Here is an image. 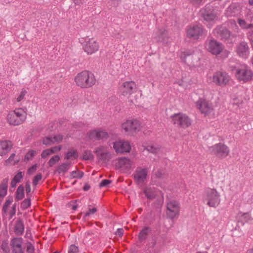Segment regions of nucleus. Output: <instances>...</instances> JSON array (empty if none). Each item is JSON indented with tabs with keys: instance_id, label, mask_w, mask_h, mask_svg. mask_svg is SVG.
<instances>
[{
	"instance_id": "obj_1",
	"label": "nucleus",
	"mask_w": 253,
	"mask_h": 253,
	"mask_svg": "<svg viewBox=\"0 0 253 253\" xmlns=\"http://www.w3.org/2000/svg\"><path fill=\"white\" fill-rule=\"evenodd\" d=\"M75 82L78 86L82 88L92 87L96 82L93 74L88 71H84L77 74L75 78Z\"/></svg>"
},
{
	"instance_id": "obj_2",
	"label": "nucleus",
	"mask_w": 253,
	"mask_h": 253,
	"mask_svg": "<svg viewBox=\"0 0 253 253\" xmlns=\"http://www.w3.org/2000/svg\"><path fill=\"white\" fill-rule=\"evenodd\" d=\"M27 117L26 112L22 108H16L10 111L7 116V120L10 125L18 126L23 123Z\"/></svg>"
},
{
	"instance_id": "obj_3",
	"label": "nucleus",
	"mask_w": 253,
	"mask_h": 253,
	"mask_svg": "<svg viewBox=\"0 0 253 253\" xmlns=\"http://www.w3.org/2000/svg\"><path fill=\"white\" fill-rule=\"evenodd\" d=\"M235 77L240 83H246L253 78V72L245 65H242L235 69Z\"/></svg>"
},
{
	"instance_id": "obj_4",
	"label": "nucleus",
	"mask_w": 253,
	"mask_h": 253,
	"mask_svg": "<svg viewBox=\"0 0 253 253\" xmlns=\"http://www.w3.org/2000/svg\"><path fill=\"white\" fill-rule=\"evenodd\" d=\"M209 150L211 154L221 159L227 157L230 153L229 147L222 143L215 144L209 147Z\"/></svg>"
},
{
	"instance_id": "obj_5",
	"label": "nucleus",
	"mask_w": 253,
	"mask_h": 253,
	"mask_svg": "<svg viewBox=\"0 0 253 253\" xmlns=\"http://www.w3.org/2000/svg\"><path fill=\"white\" fill-rule=\"evenodd\" d=\"M173 124L177 127L186 128L191 126L192 121L186 115L179 113L171 116Z\"/></svg>"
},
{
	"instance_id": "obj_6",
	"label": "nucleus",
	"mask_w": 253,
	"mask_h": 253,
	"mask_svg": "<svg viewBox=\"0 0 253 253\" xmlns=\"http://www.w3.org/2000/svg\"><path fill=\"white\" fill-rule=\"evenodd\" d=\"M230 80V76L224 71H216L211 77V82L216 85L225 86L228 84Z\"/></svg>"
},
{
	"instance_id": "obj_7",
	"label": "nucleus",
	"mask_w": 253,
	"mask_h": 253,
	"mask_svg": "<svg viewBox=\"0 0 253 253\" xmlns=\"http://www.w3.org/2000/svg\"><path fill=\"white\" fill-rule=\"evenodd\" d=\"M122 127L126 132L132 135L140 129V124L137 120H128L122 125Z\"/></svg>"
},
{
	"instance_id": "obj_8",
	"label": "nucleus",
	"mask_w": 253,
	"mask_h": 253,
	"mask_svg": "<svg viewBox=\"0 0 253 253\" xmlns=\"http://www.w3.org/2000/svg\"><path fill=\"white\" fill-rule=\"evenodd\" d=\"M167 208V215L169 218L172 219L178 216L180 211V204L178 202L171 201L168 203Z\"/></svg>"
},
{
	"instance_id": "obj_9",
	"label": "nucleus",
	"mask_w": 253,
	"mask_h": 253,
	"mask_svg": "<svg viewBox=\"0 0 253 253\" xmlns=\"http://www.w3.org/2000/svg\"><path fill=\"white\" fill-rule=\"evenodd\" d=\"M207 204L211 207H216L220 201V195L215 189H209L207 191Z\"/></svg>"
},
{
	"instance_id": "obj_10",
	"label": "nucleus",
	"mask_w": 253,
	"mask_h": 253,
	"mask_svg": "<svg viewBox=\"0 0 253 253\" xmlns=\"http://www.w3.org/2000/svg\"><path fill=\"white\" fill-rule=\"evenodd\" d=\"M201 16L206 21H211L216 17L214 7L210 4H207L200 10Z\"/></svg>"
},
{
	"instance_id": "obj_11",
	"label": "nucleus",
	"mask_w": 253,
	"mask_h": 253,
	"mask_svg": "<svg viewBox=\"0 0 253 253\" xmlns=\"http://www.w3.org/2000/svg\"><path fill=\"white\" fill-rule=\"evenodd\" d=\"M206 47L212 54H219L223 50L222 44L215 40H210L206 43Z\"/></svg>"
},
{
	"instance_id": "obj_12",
	"label": "nucleus",
	"mask_w": 253,
	"mask_h": 253,
	"mask_svg": "<svg viewBox=\"0 0 253 253\" xmlns=\"http://www.w3.org/2000/svg\"><path fill=\"white\" fill-rule=\"evenodd\" d=\"M180 58L181 60L188 65H192L195 64V61L198 62L199 58L193 51L186 50L181 53Z\"/></svg>"
},
{
	"instance_id": "obj_13",
	"label": "nucleus",
	"mask_w": 253,
	"mask_h": 253,
	"mask_svg": "<svg viewBox=\"0 0 253 253\" xmlns=\"http://www.w3.org/2000/svg\"><path fill=\"white\" fill-rule=\"evenodd\" d=\"M148 174V169L138 167L133 174L135 182L137 183H143L146 179Z\"/></svg>"
},
{
	"instance_id": "obj_14",
	"label": "nucleus",
	"mask_w": 253,
	"mask_h": 253,
	"mask_svg": "<svg viewBox=\"0 0 253 253\" xmlns=\"http://www.w3.org/2000/svg\"><path fill=\"white\" fill-rule=\"evenodd\" d=\"M187 36L189 38L197 39L202 35L203 29L200 25H194L189 26L187 29Z\"/></svg>"
},
{
	"instance_id": "obj_15",
	"label": "nucleus",
	"mask_w": 253,
	"mask_h": 253,
	"mask_svg": "<svg viewBox=\"0 0 253 253\" xmlns=\"http://www.w3.org/2000/svg\"><path fill=\"white\" fill-rule=\"evenodd\" d=\"M136 90V85L134 82H125L122 85V94L128 97L130 95L135 92Z\"/></svg>"
},
{
	"instance_id": "obj_16",
	"label": "nucleus",
	"mask_w": 253,
	"mask_h": 253,
	"mask_svg": "<svg viewBox=\"0 0 253 253\" xmlns=\"http://www.w3.org/2000/svg\"><path fill=\"white\" fill-rule=\"evenodd\" d=\"M214 35L221 40H227L231 36V32L225 27L217 26L213 30Z\"/></svg>"
},
{
	"instance_id": "obj_17",
	"label": "nucleus",
	"mask_w": 253,
	"mask_h": 253,
	"mask_svg": "<svg viewBox=\"0 0 253 253\" xmlns=\"http://www.w3.org/2000/svg\"><path fill=\"white\" fill-rule=\"evenodd\" d=\"M113 148L118 153L129 152L131 149L129 143L127 141H119L114 143Z\"/></svg>"
},
{
	"instance_id": "obj_18",
	"label": "nucleus",
	"mask_w": 253,
	"mask_h": 253,
	"mask_svg": "<svg viewBox=\"0 0 253 253\" xmlns=\"http://www.w3.org/2000/svg\"><path fill=\"white\" fill-rule=\"evenodd\" d=\"M236 51L238 55L244 59L247 58L250 54V48L247 42H241L236 47Z\"/></svg>"
},
{
	"instance_id": "obj_19",
	"label": "nucleus",
	"mask_w": 253,
	"mask_h": 253,
	"mask_svg": "<svg viewBox=\"0 0 253 253\" xmlns=\"http://www.w3.org/2000/svg\"><path fill=\"white\" fill-rule=\"evenodd\" d=\"M23 239L22 238L15 237L11 240L10 246L13 253H23L24 250L22 248Z\"/></svg>"
},
{
	"instance_id": "obj_20",
	"label": "nucleus",
	"mask_w": 253,
	"mask_h": 253,
	"mask_svg": "<svg viewBox=\"0 0 253 253\" xmlns=\"http://www.w3.org/2000/svg\"><path fill=\"white\" fill-rule=\"evenodd\" d=\"M94 152L99 159L104 162H108L111 159L110 153L105 150L103 146L96 148Z\"/></svg>"
},
{
	"instance_id": "obj_21",
	"label": "nucleus",
	"mask_w": 253,
	"mask_h": 253,
	"mask_svg": "<svg viewBox=\"0 0 253 253\" xmlns=\"http://www.w3.org/2000/svg\"><path fill=\"white\" fill-rule=\"evenodd\" d=\"M84 49L87 54H91L98 50V43L93 39H89L83 46Z\"/></svg>"
},
{
	"instance_id": "obj_22",
	"label": "nucleus",
	"mask_w": 253,
	"mask_h": 253,
	"mask_svg": "<svg viewBox=\"0 0 253 253\" xmlns=\"http://www.w3.org/2000/svg\"><path fill=\"white\" fill-rule=\"evenodd\" d=\"M108 137V133L101 130H93L88 133V137L92 140L106 139Z\"/></svg>"
},
{
	"instance_id": "obj_23",
	"label": "nucleus",
	"mask_w": 253,
	"mask_h": 253,
	"mask_svg": "<svg viewBox=\"0 0 253 253\" xmlns=\"http://www.w3.org/2000/svg\"><path fill=\"white\" fill-rule=\"evenodd\" d=\"M196 105L198 109L203 114H209L212 110L210 104L205 99L202 98L197 101Z\"/></svg>"
},
{
	"instance_id": "obj_24",
	"label": "nucleus",
	"mask_w": 253,
	"mask_h": 253,
	"mask_svg": "<svg viewBox=\"0 0 253 253\" xmlns=\"http://www.w3.org/2000/svg\"><path fill=\"white\" fill-rule=\"evenodd\" d=\"M12 147L11 141L4 140L0 141V156H2L7 154Z\"/></svg>"
},
{
	"instance_id": "obj_25",
	"label": "nucleus",
	"mask_w": 253,
	"mask_h": 253,
	"mask_svg": "<svg viewBox=\"0 0 253 253\" xmlns=\"http://www.w3.org/2000/svg\"><path fill=\"white\" fill-rule=\"evenodd\" d=\"M155 39L157 42L163 43H167L169 39L167 32L163 29H159Z\"/></svg>"
},
{
	"instance_id": "obj_26",
	"label": "nucleus",
	"mask_w": 253,
	"mask_h": 253,
	"mask_svg": "<svg viewBox=\"0 0 253 253\" xmlns=\"http://www.w3.org/2000/svg\"><path fill=\"white\" fill-rule=\"evenodd\" d=\"M151 232V229L148 226H145L140 230L138 235V238L140 242H143L146 240L149 233Z\"/></svg>"
},
{
	"instance_id": "obj_27",
	"label": "nucleus",
	"mask_w": 253,
	"mask_h": 253,
	"mask_svg": "<svg viewBox=\"0 0 253 253\" xmlns=\"http://www.w3.org/2000/svg\"><path fill=\"white\" fill-rule=\"evenodd\" d=\"M24 231V225L23 221L21 219H18L15 223L14 232L17 235H21Z\"/></svg>"
},
{
	"instance_id": "obj_28",
	"label": "nucleus",
	"mask_w": 253,
	"mask_h": 253,
	"mask_svg": "<svg viewBox=\"0 0 253 253\" xmlns=\"http://www.w3.org/2000/svg\"><path fill=\"white\" fill-rule=\"evenodd\" d=\"M120 168L129 169L131 168V161L126 157L121 158L119 160L117 165Z\"/></svg>"
},
{
	"instance_id": "obj_29",
	"label": "nucleus",
	"mask_w": 253,
	"mask_h": 253,
	"mask_svg": "<svg viewBox=\"0 0 253 253\" xmlns=\"http://www.w3.org/2000/svg\"><path fill=\"white\" fill-rule=\"evenodd\" d=\"M8 178H6L2 180L0 183V197H4L7 192Z\"/></svg>"
},
{
	"instance_id": "obj_30",
	"label": "nucleus",
	"mask_w": 253,
	"mask_h": 253,
	"mask_svg": "<svg viewBox=\"0 0 253 253\" xmlns=\"http://www.w3.org/2000/svg\"><path fill=\"white\" fill-rule=\"evenodd\" d=\"M240 12L239 8L235 5H230L227 9L226 15L227 16L232 17L237 15Z\"/></svg>"
},
{
	"instance_id": "obj_31",
	"label": "nucleus",
	"mask_w": 253,
	"mask_h": 253,
	"mask_svg": "<svg viewBox=\"0 0 253 253\" xmlns=\"http://www.w3.org/2000/svg\"><path fill=\"white\" fill-rule=\"evenodd\" d=\"M24 197V188L22 185H20L17 188L15 192V200L19 201L23 199Z\"/></svg>"
},
{
	"instance_id": "obj_32",
	"label": "nucleus",
	"mask_w": 253,
	"mask_h": 253,
	"mask_svg": "<svg viewBox=\"0 0 253 253\" xmlns=\"http://www.w3.org/2000/svg\"><path fill=\"white\" fill-rule=\"evenodd\" d=\"M143 193L149 200L154 199L156 196L155 191L151 188H146L144 189Z\"/></svg>"
},
{
	"instance_id": "obj_33",
	"label": "nucleus",
	"mask_w": 253,
	"mask_h": 253,
	"mask_svg": "<svg viewBox=\"0 0 253 253\" xmlns=\"http://www.w3.org/2000/svg\"><path fill=\"white\" fill-rule=\"evenodd\" d=\"M238 22L239 26L242 29L253 30V24L247 23L245 20L242 19H238Z\"/></svg>"
},
{
	"instance_id": "obj_34",
	"label": "nucleus",
	"mask_w": 253,
	"mask_h": 253,
	"mask_svg": "<svg viewBox=\"0 0 253 253\" xmlns=\"http://www.w3.org/2000/svg\"><path fill=\"white\" fill-rule=\"evenodd\" d=\"M70 165L71 164L69 162L62 164L58 167L56 171L59 173H65L68 171Z\"/></svg>"
},
{
	"instance_id": "obj_35",
	"label": "nucleus",
	"mask_w": 253,
	"mask_h": 253,
	"mask_svg": "<svg viewBox=\"0 0 253 253\" xmlns=\"http://www.w3.org/2000/svg\"><path fill=\"white\" fill-rule=\"evenodd\" d=\"M13 201L12 197H9L8 199L5 201V203L3 205V207L2 209V213L4 215H6L7 212V210L9 206L12 203Z\"/></svg>"
},
{
	"instance_id": "obj_36",
	"label": "nucleus",
	"mask_w": 253,
	"mask_h": 253,
	"mask_svg": "<svg viewBox=\"0 0 253 253\" xmlns=\"http://www.w3.org/2000/svg\"><path fill=\"white\" fill-rule=\"evenodd\" d=\"M84 173L81 171L74 170L70 172V178H81L83 177Z\"/></svg>"
},
{
	"instance_id": "obj_37",
	"label": "nucleus",
	"mask_w": 253,
	"mask_h": 253,
	"mask_svg": "<svg viewBox=\"0 0 253 253\" xmlns=\"http://www.w3.org/2000/svg\"><path fill=\"white\" fill-rule=\"evenodd\" d=\"M78 157V154L76 150H70L68 151V152L67 153L66 156H65L64 159L66 160H69L72 157H73L74 158H77Z\"/></svg>"
},
{
	"instance_id": "obj_38",
	"label": "nucleus",
	"mask_w": 253,
	"mask_h": 253,
	"mask_svg": "<svg viewBox=\"0 0 253 253\" xmlns=\"http://www.w3.org/2000/svg\"><path fill=\"white\" fill-rule=\"evenodd\" d=\"M31 206V198L28 197L27 199L23 201L21 204V208L22 210H26Z\"/></svg>"
},
{
	"instance_id": "obj_39",
	"label": "nucleus",
	"mask_w": 253,
	"mask_h": 253,
	"mask_svg": "<svg viewBox=\"0 0 253 253\" xmlns=\"http://www.w3.org/2000/svg\"><path fill=\"white\" fill-rule=\"evenodd\" d=\"M93 158V155L91 153V151L90 150H85L84 151L83 156L82 159L84 160H89L92 159Z\"/></svg>"
},
{
	"instance_id": "obj_40",
	"label": "nucleus",
	"mask_w": 253,
	"mask_h": 253,
	"mask_svg": "<svg viewBox=\"0 0 253 253\" xmlns=\"http://www.w3.org/2000/svg\"><path fill=\"white\" fill-rule=\"evenodd\" d=\"M60 157L58 155H55L50 159L48 165L50 167H52L56 163L58 162Z\"/></svg>"
},
{
	"instance_id": "obj_41",
	"label": "nucleus",
	"mask_w": 253,
	"mask_h": 253,
	"mask_svg": "<svg viewBox=\"0 0 253 253\" xmlns=\"http://www.w3.org/2000/svg\"><path fill=\"white\" fill-rule=\"evenodd\" d=\"M145 149H146L149 152L156 154L159 152L160 150V148L154 145H148L145 148Z\"/></svg>"
},
{
	"instance_id": "obj_42",
	"label": "nucleus",
	"mask_w": 253,
	"mask_h": 253,
	"mask_svg": "<svg viewBox=\"0 0 253 253\" xmlns=\"http://www.w3.org/2000/svg\"><path fill=\"white\" fill-rule=\"evenodd\" d=\"M88 207H89V208H88V211L86 213H85L84 215L83 218L84 219H85V218L86 217L89 216L90 215L94 214L97 211V210L96 208L93 207V208H90V206H88Z\"/></svg>"
},
{
	"instance_id": "obj_43",
	"label": "nucleus",
	"mask_w": 253,
	"mask_h": 253,
	"mask_svg": "<svg viewBox=\"0 0 253 253\" xmlns=\"http://www.w3.org/2000/svg\"><path fill=\"white\" fill-rule=\"evenodd\" d=\"M36 154V151L33 150H31L30 151H29L28 153H26V154L25 155V157H24V160L25 161H29V160H31L32 159V158H33V157Z\"/></svg>"
},
{
	"instance_id": "obj_44",
	"label": "nucleus",
	"mask_w": 253,
	"mask_h": 253,
	"mask_svg": "<svg viewBox=\"0 0 253 253\" xmlns=\"http://www.w3.org/2000/svg\"><path fill=\"white\" fill-rule=\"evenodd\" d=\"M42 143L43 144L46 145H50L54 143L53 137H45L43 139Z\"/></svg>"
},
{
	"instance_id": "obj_45",
	"label": "nucleus",
	"mask_w": 253,
	"mask_h": 253,
	"mask_svg": "<svg viewBox=\"0 0 253 253\" xmlns=\"http://www.w3.org/2000/svg\"><path fill=\"white\" fill-rule=\"evenodd\" d=\"M52 154H53V151H52V150L47 149L42 151L41 154V156L42 158L45 159L48 156L51 155Z\"/></svg>"
},
{
	"instance_id": "obj_46",
	"label": "nucleus",
	"mask_w": 253,
	"mask_h": 253,
	"mask_svg": "<svg viewBox=\"0 0 253 253\" xmlns=\"http://www.w3.org/2000/svg\"><path fill=\"white\" fill-rule=\"evenodd\" d=\"M1 248L4 253H9V249L8 246V243L6 241L2 242L1 245Z\"/></svg>"
},
{
	"instance_id": "obj_47",
	"label": "nucleus",
	"mask_w": 253,
	"mask_h": 253,
	"mask_svg": "<svg viewBox=\"0 0 253 253\" xmlns=\"http://www.w3.org/2000/svg\"><path fill=\"white\" fill-rule=\"evenodd\" d=\"M42 178V175L41 173L37 174L34 178L33 181V184L34 186H36L39 181H40Z\"/></svg>"
},
{
	"instance_id": "obj_48",
	"label": "nucleus",
	"mask_w": 253,
	"mask_h": 253,
	"mask_svg": "<svg viewBox=\"0 0 253 253\" xmlns=\"http://www.w3.org/2000/svg\"><path fill=\"white\" fill-rule=\"evenodd\" d=\"M79 252L78 247L75 245H72L70 246L68 253H77Z\"/></svg>"
},
{
	"instance_id": "obj_49",
	"label": "nucleus",
	"mask_w": 253,
	"mask_h": 253,
	"mask_svg": "<svg viewBox=\"0 0 253 253\" xmlns=\"http://www.w3.org/2000/svg\"><path fill=\"white\" fill-rule=\"evenodd\" d=\"M23 176L21 171H19L13 178L14 181L16 182H19L20 180L23 178Z\"/></svg>"
},
{
	"instance_id": "obj_50",
	"label": "nucleus",
	"mask_w": 253,
	"mask_h": 253,
	"mask_svg": "<svg viewBox=\"0 0 253 253\" xmlns=\"http://www.w3.org/2000/svg\"><path fill=\"white\" fill-rule=\"evenodd\" d=\"M26 251L27 253H34L35 248L30 242L27 243Z\"/></svg>"
},
{
	"instance_id": "obj_51",
	"label": "nucleus",
	"mask_w": 253,
	"mask_h": 253,
	"mask_svg": "<svg viewBox=\"0 0 253 253\" xmlns=\"http://www.w3.org/2000/svg\"><path fill=\"white\" fill-rule=\"evenodd\" d=\"M27 91L25 89L23 88L20 92V95L18 96L17 98V101H21L24 98L25 95L27 94Z\"/></svg>"
},
{
	"instance_id": "obj_52",
	"label": "nucleus",
	"mask_w": 253,
	"mask_h": 253,
	"mask_svg": "<svg viewBox=\"0 0 253 253\" xmlns=\"http://www.w3.org/2000/svg\"><path fill=\"white\" fill-rule=\"evenodd\" d=\"M111 182V180L108 179H104L102 180L101 182L99 183V186L100 187H106L108 184H110Z\"/></svg>"
},
{
	"instance_id": "obj_53",
	"label": "nucleus",
	"mask_w": 253,
	"mask_h": 253,
	"mask_svg": "<svg viewBox=\"0 0 253 253\" xmlns=\"http://www.w3.org/2000/svg\"><path fill=\"white\" fill-rule=\"evenodd\" d=\"M238 216L243 217L246 220L250 219V214L248 212L243 213L240 212L238 213Z\"/></svg>"
},
{
	"instance_id": "obj_54",
	"label": "nucleus",
	"mask_w": 253,
	"mask_h": 253,
	"mask_svg": "<svg viewBox=\"0 0 253 253\" xmlns=\"http://www.w3.org/2000/svg\"><path fill=\"white\" fill-rule=\"evenodd\" d=\"M63 138V135L61 134H57L55 135L53 137L54 143L55 142H61Z\"/></svg>"
},
{
	"instance_id": "obj_55",
	"label": "nucleus",
	"mask_w": 253,
	"mask_h": 253,
	"mask_svg": "<svg viewBox=\"0 0 253 253\" xmlns=\"http://www.w3.org/2000/svg\"><path fill=\"white\" fill-rule=\"evenodd\" d=\"M16 204H14L12 207L11 210H10L9 213L10 218H12L16 213Z\"/></svg>"
},
{
	"instance_id": "obj_56",
	"label": "nucleus",
	"mask_w": 253,
	"mask_h": 253,
	"mask_svg": "<svg viewBox=\"0 0 253 253\" xmlns=\"http://www.w3.org/2000/svg\"><path fill=\"white\" fill-rule=\"evenodd\" d=\"M247 35L250 41L253 43V30H249Z\"/></svg>"
},
{
	"instance_id": "obj_57",
	"label": "nucleus",
	"mask_w": 253,
	"mask_h": 253,
	"mask_svg": "<svg viewBox=\"0 0 253 253\" xmlns=\"http://www.w3.org/2000/svg\"><path fill=\"white\" fill-rule=\"evenodd\" d=\"M87 0H73V1L76 5L81 6L86 2Z\"/></svg>"
},
{
	"instance_id": "obj_58",
	"label": "nucleus",
	"mask_w": 253,
	"mask_h": 253,
	"mask_svg": "<svg viewBox=\"0 0 253 253\" xmlns=\"http://www.w3.org/2000/svg\"><path fill=\"white\" fill-rule=\"evenodd\" d=\"M37 165L35 164L34 165H33L31 167L28 169V173L29 174H32L33 172L37 170Z\"/></svg>"
},
{
	"instance_id": "obj_59",
	"label": "nucleus",
	"mask_w": 253,
	"mask_h": 253,
	"mask_svg": "<svg viewBox=\"0 0 253 253\" xmlns=\"http://www.w3.org/2000/svg\"><path fill=\"white\" fill-rule=\"evenodd\" d=\"M25 190L27 195H28L31 192L30 183L29 181H27L25 183Z\"/></svg>"
},
{
	"instance_id": "obj_60",
	"label": "nucleus",
	"mask_w": 253,
	"mask_h": 253,
	"mask_svg": "<svg viewBox=\"0 0 253 253\" xmlns=\"http://www.w3.org/2000/svg\"><path fill=\"white\" fill-rule=\"evenodd\" d=\"M116 235L119 237H122L124 234V230L123 228H118L115 233Z\"/></svg>"
},
{
	"instance_id": "obj_61",
	"label": "nucleus",
	"mask_w": 253,
	"mask_h": 253,
	"mask_svg": "<svg viewBox=\"0 0 253 253\" xmlns=\"http://www.w3.org/2000/svg\"><path fill=\"white\" fill-rule=\"evenodd\" d=\"M61 148L60 146H55V147H52V148H50L49 149L52 150V151H53V154L57 151H59L61 150Z\"/></svg>"
},
{
	"instance_id": "obj_62",
	"label": "nucleus",
	"mask_w": 253,
	"mask_h": 253,
	"mask_svg": "<svg viewBox=\"0 0 253 253\" xmlns=\"http://www.w3.org/2000/svg\"><path fill=\"white\" fill-rule=\"evenodd\" d=\"M15 156V154L14 153H12L10 156L9 158L6 161V162H8L9 163H10L11 162H12Z\"/></svg>"
},
{
	"instance_id": "obj_63",
	"label": "nucleus",
	"mask_w": 253,
	"mask_h": 253,
	"mask_svg": "<svg viewBox=\"0 0 253 253\" xmlns=\"http://www.w3.org/2000/svg\"><path fill=\"white\" fill-rule=\"evenodd\" d=\"M203 0H189V1L194 3V4H201Z\"/></svg>"
},
{
	"instance_id": "obj_64",
	"label": "nucleus",
	"mask_w": 253,
	"mask_h": 253,
	"mask_svg": "<svg viewBox=\"0 0 253 253\" xmlns=\"http://www.w3.org/2000/svg\"><path fill=\"white\" fill-rule=\"evenodd\" d=\"M90 185H88V184H85V185H84V187H83V190H84V191H86L90 189Z\"/></svg>"
}]
</instances>
